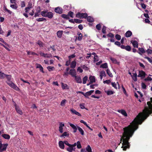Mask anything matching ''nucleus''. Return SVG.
Masks as SVG:
<instances>
[{"label":"nucleus","mask_w":152,"mask_h":152,"mask_svg":"<svg viewBox=\"0 0 152 152\" xmlns=\"http://www.w3.org/2000/svg\"><path fill=\"white\" fill-rule=\"evenodd\" d=\"M94 91V90H91L86 92V93H84L83 92H80L81 94L84 96L86 98H88V96L91 95Z\"/></svg>","instance_id":"20e7f679"},{"label":"nucleus","mask_w":152,"mask_h":152,"mask_svg":"<svg viewBox=\"0 0 152 152\" xmlns=\"http://www.w3.org/2000/svg\"><path fill=\"white\" fill-rule=\"evenodd\" d=\"M86 152H92L91 151V148L89 145H88L87 147L86 148Z\"/></svg>","instance_id":"e433bc0d"},{"label":"nucleus","mask_w":152,"mask_h":152,"mask_svg":"<svg viewBox=\"0 0 152 152\" xmlns=\"http://www.w3.org/2000/svg\"><path fill=\"white\" fill-rule=\"evenodd\" d=\"M32 7L31 5L29 6L28 7H26L25 10L26 12H28L29 10Z\"/></svg>","instance_id":"3c124183"},{"label":"nucleus","mask_w":152,"mask_h":152,"mask_svg":"<svg viewBox=\"0 0 152 152\" xmlns=\"http://www.w3.org/2000/svg\"><path fill=\"white\" fill-rule=\"evenodd\" d=\"M61 17L62 18L66 19H68L69 18L68 15H66L65 14H63L61 15Z\"/></svg>","instance_id":"8fccbe9b"},{"label":"nucleus","mask_w":152,"mask_h":152,"mask_svg":"<svg viewBox=\"0 0 152 152\" xmlns=\"http://www.w3.org/2000/svg\"><path fill=\"white\" fill-rule=\"evenodd\" d=\"M132 33L130 31H127L125 33V36L127 37H130L132 35Z\"/></svg>","instance_id":"5701e85b"},{"label":"nucleus","mask_w":152,"mask_h":152,"mask_svg":"<svg viewBox=\"0 0 152 152\" xmlns=\"http://www.w3.org/2000/svg\"><path fill=\"white\" fill-rule=\"evenodd\" d=\"M67 150L69 152H72L73 151H74L75 149H74L71 146H69L67 148Z\"/></svg>","instance_id":"a878e982"},{"label":"nucleus","mask_w":152,"mask_h":152,"mask_svg":"<svg viewBox=\"0 0 152 152\" xmlns=\"http://www.w3.org/2000/svg\"><path fill=\"white\" fill-rule=\"evenodd\" d=\"M61 86L63 89H68L69 88V86H68L65 84H64V83H61Z\"/></svg>","instance_id":"412c9836"},{"label":"nucleus","mask_w":152,"mask_h":152,"mask_svg":"<svg viewBox=\"0 0 152 152\" xmlns=\"http://www.w3.org/2000/svg\"><path fill=\"white\" fill-rule=\"evenodd\" d=\"M115 38L118 40H120L121 39V36L118 34H116L115 36Z\"/></svg>","instance_id":"4d7b16f0"},{"label":"nucleus","mask_w":152,"mask_h":152,"mask_svg":"<svg viewBox=\"0 0 152 152\" xmlns=\"http://www.w3.org/2000/svg\"><path fill=\"white\" fill-rule=\"evenodd\" d=\"M66 102V99H64L62 100L61 102L60 105L62 106H64Z\"/></svg>","instance_id":"de8ad7c7"},{"label":"nucleus","mask_w":152,"mask_h":152,"mask_svg":"<svg viewBox=\"0 0 152 152\" xmlns=\"http://www.w3.org/2000/svg\"><path fill=\"white\" fill-rule=\"evenodd\" d=\"M21 7H23L25 6V4L24 1H22L21 3Z\"/></svg>","instance_id":"69168bd1"},{"label":"nucleus","mask_w":152,"mask_h":152,"mask_svg":"<svg viewBox=\"0 0 152 152\" xmlns=\"http://www.w3.org/2000/svg\"><path fill=\"white\" fill-rule=\"evenodd\" d=\"M138 50L140 51L138 52V53L140 54H141L142 53H145V51L143 48H139L138 49Z\"/></svg>","instance_id":"cd10ccee"},{"label":"nucleus","mask_w":152,"mask_h":152,"mask_svg":"<svg viewBox=\"0 0 152 152\" xmlns=\"http://www.w3.org/2000/svg\"><path fill=\"white\" fill-rule=\"evenodd\" d=\"M106 72L107 74L109 75V76L111 77H113V75L112 73L110 72L109 69H107L106 70Z\"/></svg>","instance_id":"c9c22d12"},{"label":"nucleus","mask_w":152,"mask_h":152,"mask_svg":"<svg viewBox=\"0 0 152 152\" xmlns=\"http://www.w3.org/2000/svg\"><path fill=\"white\" fill-rule=\"evenodd\" d=\"M47 12L48 11L46 10L42 11L41 12V14L42 16L45 17L46 16Z\"/></svg>","instance_id":"473e14b6"},{"label":"nucleus","mask_w":152,"mask_h":152,"mask_svg":"<svg viewBox=\"0 0 152 152\" xmlns=\"http://www.w3.org/2000/svg\"><path fill=\"white\" fill-rule=\"evenodd\" d=\"M8 144H2L1 142L0 143V152H2L6 150Z\"/></svg>","instance_id":"7ed1b4c3"},{"label":"nucleus","mask_w":152,"mask_h":152,"mask_svg":"<svg viewBox=\"0 0 152 152\" xmlns=\"http://www.w3.org/2000/svg\"><path fill=\"white\" fill-rule=\"evenodd\" d=\"M78 37V40L79 41H81L82 39L83 36L82 34L80 32H78L77 34Z\"/></svg>","instance_id":"c85d7f7f"},{"label":"nucleus","mask_w":152,"mask_h":152,"mask_svg":"<svg viewBox=\"0 0 152 152\" xmlns=\"http://www.w3.org/2000/svg\"><path fill=\"white\" fill-rule=\"evenodd\" d=\"M100 67L103 68H108L107 64V63L102 64L100 65Z\"/></svg>","instance_id":"c756f323"},{"label":"nucleus","mask_w":152,"mask_h":152,"mask_svg":"<svg viewBox=\"0 0 152 152\" xmlns=\"http://www.w3.org/2000/svg\"><path fill=\"white\" fill-rule=\"evenodd\" d=\"M110 58L113 63L116 64L118 65L119 64L120 62L118 61L116 59L113 58L112 57H110Z\"/></svg>","instance_id":"2eb2a0df"},{"label":"nucleus","mask_w":152,"mask_h":152,"mask_svg":"<svg viewBox=\"0 0 152 152\" xmlns=\"http://www.w3.org/2000/svg\"><path fill=\"white\" fill-rule=\"evenodd\" d=\"M27 54L29 55H33L38 56V55L37 54L34 52H29L28 51H27Z\"/></svg>","instance_id":"79ce46f5"},{"label":"nucleus","mask_w":152,"mask_h":152,"mask_svg":"<svg viewBox=\"0 0 152 152\" xmlns=\"http://www.w3.org/2000/svg\"><path fill=\"white\" fill-rule=\"evenodd\" d=\"M52 49L53 51H55L56 50V49L54 48V46L53 45L52 46H51L50 47L48 48V49L49 51L50 50V49Z\"/></svg>","instance_id":"bf43d9fd"},{"label":"nucleus","mask_w":152,"mask_h":152,"mask_svg":"<svg viewBox=\"0 0 152 152\" xmlns=\"http://www.w3.org/2000/svg\"><path fill=\"white\" fill-rule=\"evenodd\" d=\"M106 27L105 26H103L102 29V32L103 34H105L106 32Z\"/></svg>","instance_id":"09e8293b"},{"label":"nucleus","mask_w":152,"mask_h":152,"mask_svg":"<svg viewBox=\"0 0 152 152\" xmlns=\"http://www.w3.org/2000/svg\"><path fill=\"white\" fill-rule=\"evenodd\" d=\"M81 18H86L88 16L87 13H81Z\"/></svg>","instance_id":"c03bdc74"},{"label":"nucleus","mask_w":152,"mask_h":152,"mask_svg":"<svg viewBox=\"0 0 152 152\" xmlns=\"http://www.w3.org/2000/svg\"><path fill=\"white\" fill-rule=\"evenodd\" d=\"M55 11L59 14H61L62 12V10L59 7L56 8L55 9Z\"/></svg>","instance_id":"4468645a"},{"label":"nucleus","mask_w":152,"mask_h":152,"mask_svg":"<svg viewBox=\"0 0 152 152\" xmlns=\"http://www.w3.org/2000/svg\"><path fill=\"white\" fill-rule=\"evenodd\" d=\"M88 80V77L87 76H85L83 78V84H86Z\"/></svg>","instance_id":"37998d69"},{"label":"nucleus","mask_w":152,"mask_h":152,"mask_svg":"<svg viewBox=\"0 0 152 152\" xmlns=\"http://www.w3.org/2000/svg\"><path fill=\"white\" fill-rule=\"evenodd\" d=\"M36 20L38 22H40V21H46V19L43 18H37L36 19Z\"/></svg>","instance_id":"72a5a7b5"},{"label":"nucleus","mask_w":152,"mask_h":152,"mask_svg":"<svg viewBox=\"0 0 152 152\" xmlns=\"http://www.w3.org/2000/svg\"><path fill=\"white\" fill-rule=\"evenodd\" d=\"M90 80V83H93L95 82V79L94 76H90L89 78Z\"/></svg>","instance_id":"a211bd4d"},{"label":"nucleus","mask_w":152,"mask_h":152,"mask_svg":"<svg viewBox=\"0 0 152 152\" xmlns=\"http://www.w3.org/2000/svg\"><path fill=\"white\" fill-rule=\"evenodd\" d=\"M37 44L40 47H42L43 46V43L40 41H38L37 42Z\"/></svg>","instance_id":"f704fd0d"},{"label":"nucleus","mask_w":152,"mask_h":152,"mask_svg":"<svg viewBox=\"0 0 152 152\" xmlns=\"http://www.w3.org/2000/svg\"><path fill=\"white\" fill-rule=\"evenodd\" d=\"M63 33L62 31H59L57 33V34L58 37L61 38L62 37Z\"/></svg>","instance_id":"393cba45"},{"label":"nucleus","mask_w":152,"mask_h":152,"mask_svg":"<svg viewBox=\"0 0 152 152\" xmlns=\"http://www.w3.org/2000/svg\"><path fill=\"white\" fill-rule=\"evenodd\" d=\"M69 124L70 125V126L73 129H76V128H77V127H76L75 126L74 124L71 123H69Z\"/></svg>","instance_id":"a18cd8bd"},{"label":"nucleus","mask_w":152,"mask_h":152,"mask_svg":"<svg viewBox=\"0 0 152 152\" xmlns=\"http://www.w3.org/2000/svg\"><path fill=\"white\" fill-rule=\"evenodd\" d=\"M76 65V62L75 61H72L70 64V67L74 69L75 68Z\"/></svg>","instance_id":"aec40b11"},{"label":"nucleus","mask_w":152,"mask_h":152,"mask_svg":"<svg viewBox=\"0 0 152 152\" xmlns=\"http://www.w3.org/2000/svg\"><path fill=\"white\" fill-rule=\"evenodd\" d=\"M59 131L61 133H62L63 132V127L65 125L63 122H59Z\"/></svg>","instance_id":"423d86ee"},{"label":"nucleus","mask_w":152,"mask_h":152,"mask_svg":"<svg viewBox=\"0 0 152 152\" xmlns=\"http://www.w3.org/2000/svg\"><path fill=\"white\" fill-rule=\"evenodd\" d=\"M145 81H152V78L150 77H148L146 78L145 79Z\"/></svg>","instance_id":"052dcab7"},{"label":"nucleus","mask_w":152,"mask_h":152,"mask_svg":"<svg viewBox=\"0 0 152 152\" xmlns=\"http://www.w3.org/2000/svg\"><path fill=\"white\" fill-rule=\"evenodd\" d=\"M45 17H47L50 19H51L53 17V14L51 12L48 11Z\"/></svg>","instance_id":"ddd939ff"},{"label":"nucleus","mask_w":152,"mask_h":152,"mask_svg":"<svg viewBox=\"0 0 152 152\" xmlns=\"http://www.w3.org/2000/svg\"><path fill=\"white\" fill-rule=\"evenodd\" d=\"M5 77H6L7 79L8 80V81L7 82V83L10 87L16 91H18L19 90V88L14 83L10 81L11 78V75H6Z\"/></svg>","instance_id":"f03ea898"},{"label":"nucleus","mask_w":152,"mask_h":152,"mask_svg":"<svg viewBox=\"0 0 152 152\" xmlns=\"http://www.w3.org/2000/svg\"><path fill=\"white\" fill-rule=\"evenodd\" d=\"M96 27V28L98 30H101V26L100 24H97Z\"/></svg>","instance_id":"6e6d98bb"},{"label":"nucleus","mask_w":152,"mask_h":152,"mask_svg":"<svg viewBox=\"0 0 152 152\" xmlns=\"http://www.w3.org/2000/svg\"><path fill=\"white\" fill-rule=\"evenodd\" d=\"M69 136V134L67 132H64L60 136V137H68Z\"/></svg>","instance_id":"bb28decb"},{"label":"nucleus","mask_w":152,"mask_h":152,"mask_svg":"<svg viewBox=\"0 0 152 152\" xmlns=\"http://www.w3.org/2000/svg\"><path fill=\"white\" fill-rule=\"evenodd\" d=\"M69 74L72 77H75L77 76V72L75 69H71L69 71Z\"/></svg>","instance_id":"39448f33"},{"label":"nucleus","mask_w":152,"mask_h":152,"mask_svg":"<svg viewBox=\"0 0 152 152\" xmlns=\"http://www.w3.org/2000/svg\"><path fill=\"white\" fill-rule=\"evenodd\" d=\"M78 72H79L80 73H82L83 72V69L80 67H78L77 69Z\"/></svg>","instance_id":"0e129e2a"},{"label":"nucleus","mask_w":152,"mask_h":152,"mask_svg":"<svg viewBox=\"0 0 152 152\" xmlns=\"http://www.w3.org/2000/svg\"><path fill=\"white\" fill-rule=\"evenodd\" d=\"M47 69L49 71H53L54 69V67L53 66H48L47 67Z\"/></svg>","instance_id":"a19ab883"},{"label":"nucleus","mask_w":152,"mask_h":152,"mask_svg":"<svg viewBox=\"0 0 152 152\" xmlns=\"http://www.w3.org/2000/svg\"><path fill=\"white\" fill-rule=\"evenodd\" d=\"M74 21L75 23H81L82 20L78 19H74Z\"/></svg>","instance_id":"680f3d73"},{"label":"nucleus","mask_w":152,"mask_h":152,"mask_svg":"<svg viewBox=\"0 0 152 152\" xmlns=\"http://www.w3.org/2000/svg\"><path fill=\"white\" fill-rule=\"evenodd\" d=\"M131 77L134 81H137V74L136 73H133V75H131Z\"/></svg>","instance_id":"4be33fe9"},{"label":"nucleus","mask_w":152,"mask_h":152,"mask_svg":"<svg viewBox=\"0 0 152 152\" xmlns=\"http://www.w3.org/2000/svg\"><path fill=\"white\" fill-rule=\"evenodd\" d=\"M125 49L127 51H129L131 50V48L130 46L127 45L126 46Z\"/></svg>","instance_id":"5fc2aeb1"},{"label":"nucleus","mask_w":152,"mask_h":152,"mask_svg":"<svg viewBox=\"0 0 152 152\" xmlns=\"http://www.w3.org/2000/svg\"><path fill=\"white\" fill-rule=\"evenodd\" d=\"M70 111L71 113L72 114H75L79 116H81V115L77 111L75 110L73 108L71 109Z\"/></svg>","instance_id":"0eeeda50"},{"label":"nucleus","mask_w":152,"mask_h":152,"mask_svg":"<svg viewBox=\"0 0 152 152\" xmlns=\"http://www.w3.org/2000/svg\"><path fill=\"white\" fill-rule=\"evenodd\" d=\"M73 14H74V13L73 12H72L71 11H69L68 13V16H69L71 17L72 18L73 17Z\"/></svg>","instance_id":"864d4df0"},{"label":"nucleus","mask_w":152,"mask_h":152,"mask_svg":"<svg viewBox=\"0 0 152 152\" xmlns=\"http://www.w3.org/2000/svg\"><path fill=\"white\" fill-rule=\"evenodd\" d=\"M141 85L142 88L145 89L146 88V86L144 83H142Z\"/></svg>","instance_id":"774afa93"},{"label":"nucleus","mask_w":152,"mask_h":152,"mask_svg":"<svg viewBox=\"0 0 152 152\" xmlns=\"http://www.w3.org/2000/svg\"><path fill=\"white\" fill-rule=\"evenodd\" d=\"M119 113H121L123 115H124L125 116H127V114L126 112V111L124 110H119L118 111Z\"/></svg>","instance_id":"b1692460"},{"label":"nucleus","mask_w":152,"mask_h":152,"mask_svg":"<svg viewBox=\"0 0 152 152\" xmlns=\"http://www.w3.org/2000/svg\"><path fill=\"white\" fill-rule=\"evenodd\" d=\"M77 128L79 132L82 135L84 134V132L83 129L80 127L77 126Z\"/></svg>","instance_id":"7c9ffc66"},{"label":"nucleus","mask_w":152,"mask_h":152,"mask_svg":"<svg viewBox=\"0 0 152 152\" xmlns=\"http://www.w3.org/2000/svg\"><path fill=\"white\" fill-rule=\"evenodd\" d=\"M100 78L101 80H102L103 77L106 76V74L104 71L103 70L99 72Z\"/></svg>","instance_id":"f8f14e48"},{"label":"nucleus","mask_w":152,"mask_h":152,"mask_svg":"<svg viewBox=\"0 0 152 152\" xmlns=\"http://www.w3.org/2000/svg\"><path fill=\"white\" fill-rule=\"evenodd\" d=\"M75 80L77 83H82V80L81 77L79 76H76L74 77Z\"/></svg>","instance_id":"1a4fd4ad"},{"label":"nucleus","mask_w":152,"mask_h":152,"mask_svg":"<svg viewBox=\"0 0 152 152\" xmlns=\"http://www.w3.org/2000/svg\"><path fill=\"white\" fill-rule=\"evenodd\" d=\"M131 43L132 44V45L134 47L138 48V44L137 42L136 41H131Z\"/></svg>","instance_id":"f3484780"},{"label":"nucleus","mask_w":152,"mask_h":152,"mask_svg":"<svg viewBox=\"0 0 152 152\" xmlns=\"http://www.w3.org/2000/svg\"><path fill=\"white\" fill-rule=\"evenodd\" d=\"M36 66L37 68H39L40 72H42L43 73H44L43 68L40 64H36Z\"/></svg>","instance_id":"9b49d317"},{"label":"nucleus","mask_w":152,"mask_h":152,"mask_svg":"<svg viewBox=\"0 0 152 152\" xmlns=\"http://www.w3.org/2000/svg\"><path fill=\"white\" fill-rule=\"evenodd\" d=\"M77 147L78 149L80 148H81V146L80 142L79 141L77 142Z\"/></svg>","instance_id":"603ef678"},{"label":"nucleus","mask_w":152,"mask_h":152,"mask_svg":"<svg viewBox=\"0 0 152 152\" xmlns=\"http://www.w3.org/2000/svg\"><path fill=\"white\" fill-rule=\"evenodd\" d=\"M149 108L152 110H150L148 108H145L143 110L142 113H140L137 115L133 121H132L127 127L123 128L124 132L123 135L121 136V141H123L122 148L123 150L126 151L127 148L130 147L128 141L130 137L133 135L134 132L138 128L137 125L141 124L142 122L152 112V104L150 102H147Z\"/></svg>","instance_id":"f257e3e1"},{"label":"nucleus","mask_w":152,"mask_h":152,"mask_svg":"<svg viewBox=\"0 0 152 152\" xmlns=\"http://www.w3.org/2000/svg\"><path fill=\"white\" fill-rule=\"evenodd\" d=\"M10 7L12 9H16L18 8L17 5L15 4H11Z\"/></svg>","instance_id":"49530a36"},{"label":"nucleus","mask_w":152,"mask_h":152,"mask_svg":"<svg viewBox=\"0 0 152 152\" xmlns=\"http://www.w3.org/2000/svg\"><path fill=\"white\" fill-rule=\"evenodd\" d=\"M145 58L147 59L151 63H152V59L151 58L148 57H146Z\"/></svg>","instance_id":"e2e57ef3"},{"label":"nucleus","mask_w":152,"mask_h":152,"mask_svg":"<svg viewBox=\"0 0 152 152\" xmlns=\"http://www.w3.org/2000/svg\"><path fill=\"white\" fill-rule=\"evenodd\" d=\"M111 85L112 86L114 87L115 89H117V88L116 86V84L115 83V82H112L111 83Z\"/></svg>","instance_id":"13d9d810"},{"label":"nucleus","mask_w":152,"mask_h":152,"mask_svg":"<svg viewBox=\"0 0 152 152\" xmlns=\"http://www.w3.org/2000/svg\"><path fill=\"white\" fill-rule=\"evenodd\" d=\"M58 145L60 148L62 149H64V142L62 141H60L58 142Z\"/></svg>","instance_id":"dca6fc26"},{"label":"nucleus","mask_w":152,"mask_h":152,"mask_svg":"<svg viewBox=\"0 0 152 152\" xmlns=\"http://www.w3.org/2000/svg\"><path fill=\"white\" fill-rule=\"evenodd\" d=\"M15 109L17 112L18 113H19L20 115H22L23 114V112L18 107H17L16 105L15 106Z\"/></svg>","instance_id":"6ab92c4d"},{"label":"nucleus","mask_w":152,"mask_h":152,"mask_svg":"<svg viewBox=\"0 0 152 152\" xmlns=\"http://www.w3.org/2000/svg\"><path fill=\"white\" fill-rule=\"evenodd\" d=\"M105 92L108 95H112L114 93L113 91H105Z\"/></svg>","instance_id":"ea45409f"},{"label":"nucleus","mask_w":152,"mask_h":152,"mask_svg":"<svg viewBox=\"0 0 152 152\" xmlns=\"http://www.w3.org/2000/svg\"><path fill=\"white\" fill-rule=\"evenodd\" d=\"M6 75L2 72L1 71H0V79H3L5 77Z\"/></svg>","instance_id":"2f4dec72"},{"label":"nucleus","mask_w":152,"mask_h":152,"mask_svg":"<svg viewBox=\"0 0 152 152\" xmlns=\"http://www.w3.org/2000/svg\"><path fill=\"white\" fill-rule=\"evenodd\" d=\"M40 54L41 56L44 57L50 58L52 56V55L50 54H48L46 53H43L41 52L40 53Z\"/></svg>","instance_id":"9d476101"},{"label":"nucleus","mask_w":152,"mask_h":152,"mask_svg":"<svg viewBox=\"0 0 152 152\" xmlns=\"http://www.w3.org/2000/svg\"><path fill=\"white\" fill-rule=\"evenodd\" d=\"M87 20L90 22H92L94 21L93 18L90 16H88L87 18Z\"/></svg>","instance_id":"4c0bfd02"},{"label":"nucleus","mask_w":152,"mask_h":152,"mask_svg":"<svg viewBox=\"0 0 152 152\" xmlns=\"http://www.w3.org/2000/svg\"><path fill=\"white\" fill-rule=\"evenodd\" d=\"M2 136L5 139H9L10 138V136L7 134H2Z\"/></svg>","instance_id":"58836bf2"},{"label":"nucleus","mask_w":152,"mask_h":152,"mask_svg":"<svg viewBox=\"0 0 152 152\" xmlns=\"http://www.w3.org/2000/svg\"><path fill=\"white\" fill-rule=\"evenodd\" d=\"M81 13L78 12L76 15V17L78 18H81Z\"/></svg>","instance_id":"338daca9"},{"label":"nucleus","mask_w":152,"mask_h":152,"mask_svg":"<svg viewBox=\"0 0 152 152\" xmlns=\"http://www.w3.org/2000/svg\"><path fill=\"white\" fill-rule=\"evenodd\" d=\"M146 74L145 72L142 71H139V74L138 75V77H141L142 78H143L145 77Z\"/></svg>","instance_id":"6e6552de"}]
</instances>
